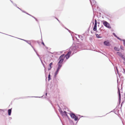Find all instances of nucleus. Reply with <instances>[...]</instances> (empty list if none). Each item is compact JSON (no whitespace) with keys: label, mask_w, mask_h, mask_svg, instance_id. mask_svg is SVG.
Returning <instances> with one entry per match:
<instances>
[{"label":"nucleus","mask_w":125,"mask_h":125,"mask_svg":"<svg viewBox=\"0 0 125 125\" xmlns=\"http://www.w3.org/2000/svg\"><path fill=\"white\" fill-rule=\"evenodd\" d=\"M10 0V1H11V2H12L13 4V2L12 1H11V0Z\"/></svg>","instance_id":"5701e85b"},{"label":"nucleus","mask_w":125,"mask_h":125,"mask_svg":"<svg viewBox=\"0 0 125 125\" xmlns=\"http://www.w3.org/2000/svg\"><path fill=\"white\" fill-rule=\"evenodd\" d=\"M26 13L27 14H28V15H30H30V14H29L28 13Z\"/></svg>","instance_id":"b1692460"},{"label":"nucleus","mask_w":125,"mask_h":125,"mask_svg":"<svg viewBox=\"0 0 125 125\" xmlns=\"http://www.w3.org/2000/svg\"><path fill=\"white\" fill-rule=\"evenodd\" d=\"M39 97V98H40L41 97Z\"/></svg>","instance_id":"a878e982"},{"label":"nucleus","mask_w":125,"mask_h":125,"mask_svg":"<svg viewBox=\"0 0 125 125\" xmlns=\"http://www.w3.org/2000/svg\"><path fill=\"white\" fill-rule=\"evenodd\" d=\"M114 49L116 51H119V50H118V48L117 47H115L114 48Z\"/></svg>","instance_id":"dca6fc26"},{"label":"nucleus","mask_w":125,"mask_h":125,"mask_svg":"<svg viewBox=\"0 0 125 125\" xmlns=\"http://www.w3.org/2000/svg\"><path fill=\"white\" fill-rule=\"evenodd\" d=\"M104 44L106 46H110V44L109 42L108 41H106L104 42Z\"/></svg>","instance_id":"0eeeda50"},{"label":"nucleus","mask_w":125,"mask_h":125,"mask_svg":"<svg viewBox=\"0 0 125 125\" xmlns=\"http://www.w3.org/2000/svg\"><path fill=\"white\" fill-rule=\"evenodd\" d=\"M90 0L92 4H94L95 3V2L94 0Z\"/></svg>","instance_id":"1a4fd4ad"},{"label":"nucleus","mask_w":125,"mask_h":125,"mask_svg":"<svg viewBox=\"0 0 125 125\" xmlns=\"http://www.w3.org/2000/svg\"><path fill=\"white\" fill-rule=\"evenodd\" d=\"M0 110H2V109H0Z\"/></svg>","instance_id":"c756f323"},{"label":"nucleus","mask_w":125,"mask_h":125,"mask_svg":"<svg viewBox=\"0 0 125 125\" xmlns=\"http://www.w3.org/2000/svg\"><path fill=\"white\" fill-rule=\"evenodd\" d=\"M20 39L25 41L26 42H29V41H27V40H24V39Z\"/></svg>","instance_id":"f3484780"},{"label":"nucleus","mask_w":125,"mask_h":125,"mask_svg":"<svg viewBox=\"0 0 125 125\" xmlns=\"http://www.w3.org/2000/svg\"><path fill=\"white\" fill-rule=\"evenodd\" d=\"M42 44L43 45L45 46L43 42H42Z\"/></svg>","instance_id":"aec40b11"},{"label":"nucleus","mask_w":125,"mask_h":125,"mask_svg":"<svg viewBox=\"0 0 125 125\" xmlns=\"http://www.w3.org/2000/svg\"><path fill=\"white\" fill-rule=\"evenodd\" d=\"M32 48L33 49H34V51H35V52H36V54L39 57L40 60L41 61V62H42V65H43L44 67L45 68V69H44V70H45V77H46V79H47V77H46V69H45V66H44V63H43V62H42V60L41 58L39 56V54H38L37 53V52L36 51V50H35V49L33 47V48Z\"/></svg>","instance_id":"f03ea898"},{"label":"nucleus","mask_w":125,"mask_h":125,"mask_svg":"<svg viewBox=\"0 0 125 125\" xmlns=\"http://www.w3.org/2000/svg\"><path fill=\"white\" fill-rule=\"evenodd\" d=\"M118 39H119L118 38H117Z\"/></svg>","instance_id":"c85d7f7f"},{"label":"nucleus","mask_w":125,"mask_h":125,"mask_svg":"<svg viewBox=\"0 0 125 125\" xmlns=\"http://www.w3.org/2000/svg\"><path fill=\"white\" fill-rule=\"evenodd\" d=\"M103 21V24L105 26L109 28H111V27L109 23L105 21Z\"/></svg>","instance_id":"39448f33"},{"label":"nucleus","mask_w":125,"mask_h":125,"mask_svg":"<svg viewBox=\"0 0 125 125\" xmlns=\"http://www.w3.org/2000/svg\"><path fill=\"white\" fill-rule=\"evenodd\" d=\"M42 97L43 98H44V97L43 96H42Z\"/></svg>","instance_id":"cd10ccee"},{"label":"nucleus","mask_w":125,"mask_h":125,"mask_svg":"<svg viewBox=\"0 0 125 125\" xmlns=\"http://www.w3.org/2000/svg\"><path fill=\"white\" fill-rule=\"evenodd\" d=\"M17 7L18 8V9H20L22 11V12H24V13H26V12L24 11V10H22L20 8H19L18 7Z\"/></svg>","instance_id":"2eb2a0df"},{"label":"nucleus","mask_w":125,"mask_h":125,"mask_svg":"<svg viewBox=\"0 0 125 125\" xmlns=\"http://www.w3.org/2000/svg\"><path fill=\"white\" fill-rule=\"evenodd\" d=\"M31 16L32 17H33L37 21V20L36 18H35L33 16Z\"/></svg>","instance_id":"6ab92c4d"},{"label":"nucleus","mask_w":125,"mask_h":125,"mask_svg":"<svg viewBox=\"0 0 125 125\" xmlns=\"http://www.w3.org/2000/svg\"><path fill=\"white\" fill-rule=\"evenodd\" d=\"M13 5H14L15 6H16V7H17V5H16L15 4L13 3Z\"/></svg>","instance_id":"4be33fe9"},{"label":"nucleus","mask_w":125,"mask_h":125,"mask_svg":"<svg viewBox=\"0 0 125 125\" xmlns=\"http://www.w3.org/2000/svg\"><path fill=\"white\" fill-rule=\"evenodd\" d=\"M97 21L96 19L95 20V24L93 28L94 31H96L97 30Z\"/></svg>","instance_id":"423d86ee"},{"label":"nucleus","mask_w":125,"mask_h":125,"mask_svg":"<svg viewBox=\"0 0 125 125\" xmlns=\"http://www.w3.org/2000/svg\"><path fill=\"white\" fill-rule=\"evenodd\" d=\"M28 44H29L32 47V48H33V46H32L31 45V43L30 42V41H29V42H26Z\"/></svg>","instance_id":"f8f14e48"},{"label":"nucleus","mask_w":125,"mask_h":125,"mask_svg":"<svg viewBox=\"0 0 125 125\" xmlns=\"http://www.w3.org/2000/svg\"><path fill=\"white\" fill-rule=\"evenodd\" d=\"M117 53H119V55L120 56H121V57L123 56L122 55V54H121L120 53L118 52H117Z\"/></svg>","instance_id":"4468645a"},{"label":"nucleus","mask_w":125,"mask_h":125,"mask_svg":"<svg viewBox=\"0 0 125 125\" xmlns=\"http://www.w3.org/2000/svg\"><path fill=\"white\" fill-rule=\"evenodd\" d=\"M96 37L98 38H101V37H100L99 36V35L98 34H96Z\"/></svg>","instance_id":"ddd939ff"},{"label":"nucleus","mask_w":125,"mask_h":125,"mask_svg":"<svg viewBox=\"0 0 125 125\" xmlns=\"http://www.w3.org/2000/svg\"><path fill=\"white\" fill-rule=\"evenodd\" d=\"M71 51H70L69 52L67 53V54L65 55L64 56V54H63L62 55H63V59L64 60V58H65L66 59H67L70 57V54L71 53Z\"/></svg>","instance_id":"7ed1b4c3"},{"label":"nucleus","mask_w":125,"mask_h":125,"mask_svg":"<svg viewBox=\"0 0 125 125\" xmlns=\"http://www.w3.org/2000/svg\"><path fill=\"white\" fill-rule=\"evenodd\" d=\"M45 95L46 96H47V92H46L45 93Z\"/></svg>","instance_id":"393cba45"},{"label":"nucleus","mask_w":125,"mask_h":125,"mask_svg":"<svg viewBox=\"0 0 125 125\" xmlns=\"http://www.w3.org/2000/svg\"><path fill=\"white\" fill-rule=\"evenodd\" d=\"M11 109H10L8 110V114L9 115H11Z\"/></svg>","instance_id":"9d476101"},{"label":"nucleus","mask_w":125,"mask_h":125,"mask_svg":"<svg viewBox=\"0 0 125 125\" xmlns=\"http://www.w3.org/2000/svg\"><path fill=\"white\" fill-rule=\"evenodd\" d=\"M52 62H51L50 64L49 65V68H48V70H49L51 69V68H52L51 66L52 65Z\"/></svg>","instance_id":"9b49d317"},{"label":"nucleus","mask_w":125,"mask_h":125,"mask_svg":"<svg viewBox=\"0 0 125 125\" xmlns=\"http://www.w3.org/2000/svg\"><path fill=\"white\" fill-rule=\"evenodd\" d=\"M70 115L72 118L74 119L75 121H77L78 120V117L76 116L73 113H70Z\"/></svg>","instance_id":"20e7f679"},{"label":"nucleus","mask_w":125,"mask_h":125,"mask_svg":"<svg viewBox=\"0 0 125 125\" xmlns=\"http://www.w3.org/2000/svg\"><path fill=\"white\" fill-rule=\"evenodd\" d=\"M63 55H62V56H61L59 58V61L58 63V66L56 71L55 73V75H56L57 74L58 72H59L60 69L62 66V63L63 61Z\"/></svg>","instance_id":"f257e3e1"},{"label":"nucleus","mask_w":125,"mask_h":125,"mask_svg":"<svg viewBox=\"0 0 125 125\" xmlns=\"http://www.w3.org/2000/svg\"><path fill=\"white\" fill-rule=\"evenodd\" d=\"M119 96H120V93L119 92Z\"/></svg>","instance_id":"bb28decb"},{"label":"nucleus","mask_w":125,"mask_h":125,"mask_svg":"<svg viewBox=\"0 0 125 125\" xmlns=\"http://www.w3.org/2000/svg\"><path fill=\"white\" fill-rule=\"evenodd\" d=\"M61 113L62 115H64L65 116H66L67 117H68V116L67 115V112L66 111H64V112H61Z\"/></svg>","instance_id":"6e6552de"},{"label":"nucleus","mask_w":125,"mask_h":125,"mask_svg":"<svg viewBox=\"0 0 125 125\" xmlns=\"http://www.w3.org/2000/svg\"><path fill=\"white\" fill-rule=\"evenodd\" d=\"M124 44V46H125V41H124L123 42Z\"/></svg>","instance_id":"412c9836"},{"label":"nucleus","mask_w":125,"mask_h":125,"mask_svg":"<svg viewBox=\"0 0 125 125\" xmlns=\"http://www.w3.org/2000/svg\"><path fill=\"white\" fill-rule=\"evenodd\" d=\"M48 80H49L50 79V75L49 74L48 76Z\"/></svg>","instance_id":"a211bd4d"}]
</instances>
